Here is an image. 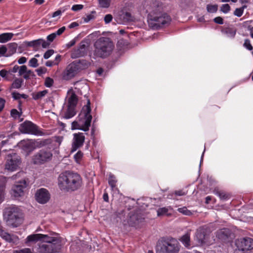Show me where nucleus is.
<instances>
[{
    "instance_id": "f257e3e1",
    "label": "nucleus",
    "mask_w": 253,
    "mask_h": 253,
    "mask_svg": "<svg viewBox=\"0 0 253 253\" xmlns=\"http://www.w3.org/2000/svg\"><path fill=\"white\" fill-rule=\"evenodd\" d=\"M58 183L61 190L72 192L80 189L83 182L81 176L78 173L66 171L59 175Z\"/></svg>"
},
{
    "instance_id": "f03ea898",
    "label": "nucleus",
    "mask_w": 253,
    "mask_h": 253,
    "mask_svg": "<svg viewBox=\"0 0 253 253\" xmlns=\"http://www.w3.org/2000/svg\"><path fill=\"white\" fill-rule=\"evenodd\" d=\"M147 21L150 27L158 29L169 24L171 18L167 13L162 12L160 7H157L149 12Z\"/></svg>"
},
{
    "instance_id": "7ed1b4c3",
    "label": "nucleus",
    "mask_w": 253,
    "mask_h": 253,
    "mask_svg": "<svg viewBox=\"0 0 253 253\" xmlns=\"http://www.w3.org/2000/svg\"><path fill=\"white\" fill-rule=\"evenodd\" d=\"M90 102L87 99V104L84 106L79 116V122L74 121L72 123V129H81L86 131L89 129L92 120L90 114Z\"/></svg>"
},
{
    "instance_id": "20e7f679",
    "label": "nucleus",
    "mask_w": 253,
    "mask_h": 253,
    "mask_svg": "<svg viewBox=\"0 0 253 253\" xmlns=\"http://www.w3.org/2000/svg\"><path fill=\"white\" fill-rule=\"evenodd\" d=\"M61 247L60 237L45 235L42 242L39 245L38 251L40 253H55L59 252Z\"/></svg>"
},
{
    "instance_id": "39448f33",
    "label": "nucleus",
    "mask_w": 253,
    "mask_h": 253,
    "mask_svg": "<svg viewBox=\"0 0 253 253\" xmlns=\"http://www.w3.org/2000/svg\"><path fill=\"white\" fill-rule=\"evenodd\" d=\"M95 49L93 55L96 57L104 58L109 56L114 49V44L111 40L107 37H101L94 44Z\"/></svg>"
},
{
    "instance_id": "423d86ee",
    "label": "nucleus",
    "mask_w": 253,
    "mask_h": 253,
    "mask_svg": "<svg viewBox=\"0 0 253 253\" xmlns=\"http://www.w3.org/2000/svg\"><path fill=\"white\" fill-rule=\"evenodd\" d=\"M4 216L7 224L9 226L17 227L23 222L22 211L14 205L5 209Z\"/></svg>"
},
{
    "instance_id": "0eeeda50",
    "label": "nucleus",
    "mask_w": 253,
    "mask_h": 253,
    "mask_svg": "<svg viewBox=\"0 0 253 253\" xmlns=\"http://www.w3.org/2000/svg\"><path fill=\"white\" fill-rule=\"evenodd\" d=\"M181 245L175 238L162 240L157 245L156 253H179Z\"/></svg>"
},
{
    "instance_id": "6e6552de",
    "label": "nucleus",
    "mask_w": 253,
    "mask_h": 253,
    "mask_svg": "<svg viewBox=\"0 0 253 253\" xmlns=\"http://www.w3.org/2000/svg\"><path fill=\"white\" fill-rule=\"evenodd\" d=\"M49 149H42L33 157V162L35 164H42L51 160L52 153Z\"/></svg>"
},
{
    "instance_id": "1a4fd4ad",
    "label": "nucleus",
    "mask_w": 253,
    "mask_h": 253,
    "mask_svg": "<svg viewBox=\"0 0 253 253\" xmlns=\"http://www.w3.org/2000/svg\"><path fill=\"white\" fill-rule=\"evenodd\" d=\"M21 159L16 153L9 154L6 157L5 169L13 171L17 169L21 165Z\"/></svg>"
},
{
    "instance_id": "9d476101",
    "label": "nucleus",
    "mask_w": 253,
    "mask_h": 253,
    "mask_svg": "<svg viewBox=\"0 0 253 253\" xmlns=\"http://www.w3.org/2000/svg\"><path fill=\"white\" fill-rule=\"evenodd\" d=\"M20 131L23 133H28L36 135H43L44 133L39 129L38 127L30 121H25L20 125Z\"/></svg>"
},
{
    "instance_id": "9b49d317",
    "label": "nucleus",
    "mask_w": 253,
    "mask_h": 253,
    "mask_svg": "<svg viewBox=\"0 0 253 253\" xmlns=\"http://www.w3.org/2000/svg\"><path fill=\"white\" fill-rule=\"evenodd\" d=\"M235 245L239 251L247 252L253 249V239L249 237L238 239L235 241Z\"/></svg>"
},
{
    "instance_id": "f8f14e48",
    "label": "nucleus",
    "mask_w": 253,
    "mask_h": 253,
    "mask_svg": "<svg viewBox=\"0 0 253 253\" xmlns=\"http://www.w3.org/2000/svg\"><path fill=\"white\" fill-rule=\"evenodd\" d=\"M88 49V43L82 41L77 48L74 49L71 54V57L76 59L83 57L87 54Z\"/></svg>"
},
{
    "instance_id": "ddd939ff",
    "label": "nucleus",
    "mask_w": 253,
    "mask_h": 253,
    "mask_svg": "<svg viewBox=\"0 0 253 253\" xmlns=\"http://www.w3.org/2000/svg\"><path fill=\"white\" fill-rule=\"evenodd\" d=\"M27 183L25 180L18 182L12 189V194L15 197H21L24 195V189L27 186Z\"/></svg>"
},
{
    "instance_id": "4468645a",
    "label": "nucleus",
    "mask_w": 253,
    "mask_h": 253,
    "mask_svg": "<svg viewBox=\"0 0 253 253\" xmlns=\"http://www.w3.org/2000/svg\"><path fill=\"white\" fill-rule=\"evenodd\" d=\"M73 136L71 150L72 152L82 147L85 139V136L83 133H74Z\"/></svg>"
},
{
    "instance_id": "2eb2a0df",
    "label": "nucleus",
    "mask_w": 253,
    "mask_h": 253,
    "mask_svg": "<svg viewBox=\"0 0 253 253\" xmlns=\"http://www.w3.org/2000/svg\"><path fill=\"white\" fill-rule=\"evenodd\" d=\"M50 194L45 188H41L37 191L35 197L37 201L40 204L46 203L50 199Z\"/></svg>"
},
{
    "instance_id": "dca6fc26",
    "label": "nucleus",
    "mask_w": 253,
    "mask_h": 253,
    "mask_svg": "<svg viewBox=\"0 0 253 253\" xmlns=\"http://www.w3.org/2000/svg\"><path fill=\"white\" fill-rule=\"evenodd\" d=\"M74 62L69 64L63 73V79L68 81L74 77L79 72Z\"/></svg>"
},
{
    "instance_id": "f3484780",
    "label": "nucleus",
    "mask_w": 253,
    "mask_h": 253,
    "mask_svg": "<svg viewBox=\"0 0 253 253\" xmlns=\"http://www.w3.org/2000/svg\"><path fill=\"white\" fill-rule=\"evenodd\" d=\"M0 236L6 242L9 243H16L18 241L17 236L10 234L4 231L3 228L0 226Z\"/></svg>"
},
{
    "instance_id": "a211bd4d",
    "label": "nucleus",
    "mask_w": 253,
    "mask_h": 253,
    "mask_svg": "<svg viewBox=\"0 0 253 253\" xmlns=\"http://www.w3.org/2000/svg\"><path fill=\"white\" fill-rule=\"evenodd\" d=\"M22 144L23 149L27 152L30 153L36 149L34 140L24 141Z\"/></svg>"
},
{
    "instance_id": "6ab92c4d",
    "label": "nucleus",
    "mask_w": 253,
    "mask_h": 253,
    "mask_svg": "<svg viewBox=\"0 0 253 253\" xmlns=\"http://www.w3.org/2000/svg\"><path fill=\"white\" fill-rule=\"evenodd\" d=\"M36 148H40L43 147H47L49 149V146L52 143L51 139H37L34 140Z\"/></svg>"
},
{
    "instance_id": "aec40b11",
    "label": "nucleus",
    "mask_w": 253,
    "mask_h": 253,
    "mask_svg": "<svg viewBox=\"0 0 253 253\" xmlns=\"http://www.w3.org/2000/svg\"><path fill=\"white\" fill-rule=\"evenodd\" d=\"M171 212L172 208L170 207L159 208L157 211V215L158 216H169L171 215Z\"/></svg>"
},
{
    "instance_id": "412c9836",
    "label": "nucleus",
    "mask_w": 253,
    "mask_h": 253,
    "mask_svg": "<svg viewBox=\"0 0 253 253\" xmlns=\"http://www.w3.org/2000/svg\"><path fill=\"white\" fill-rule=\"evenodd\" d=\"M179 240L185 248L187 249L191 248L190 235L189 233H187L183 235L179 238Z\"/></svg>"
},
{
    "instance_id": "4be33fe9",
    "label": "nucleus",
    "mask_w": 253,
    "mask_h": 253,
    "mask_svg": "<svg viewBox=\"0 0 253 253\" xmlns=\"http://www.w3.org/2000/svg\"><path fill=\"white\" fill-rule=\"evenodd\" d=\"M69 95L67 106L76 108L78 101V97L73 91H71Z\"/></svg>"
},
{
    "instance_id": "5701e85b",
    "label": "nucleus",
    "mask_w": 253,
    "mask_h": 253,
    "mask_svg": "<svg viewBox=\"0 0 253 253\" xmlns=\"http://www.w3.org/2000/svg\"><path fill=\"white\" fill-rule=\"evenodd\" d=\"M45 235L42 234H32L28 236L26 238V244H29L31 242H36L39 240H42Z\"/></svg>"
},
{
    "instance_id": "b1692460",
    "label": "nucleus",
    "mask_w": 253,
    "mask_h": 253,
    "mask_svg": "<svg viewBox=\"0 0 253 253\" xmlns=\"http://www.w3.org/2000/svg\"><path fill=\"white\" fill-rule=\"evenodd\" d=\"M79 72L87 69L90 66V63L85 60H80L78 62H74Z\"/></svg>"
},
{
    "instance_id": "393cba45",
    "label": "nucleus",
    "mask_w": 253,
    "mask_h": 253,
    "mask_svg": "<svg viewBox=\"0 0 253 253\" xmlns=\"http://www.w3.org/2000/svg\"><path fill=\"white\" fill-rule=\"evenodd\" d=\"M221 32L227 37L233 38L236 35V30L234 28L227 27L222 29Z\"/></svg>"
},
{
    "instance_id": "a878e982",
    "label": "nucleus",
    "mask_w": 253,
    "mask_h": 253,
    "mask_svg": "<svg viewBox=\"0 0 253 253\" xmlns=\"http://www.w3.org/2000/svg\"><path fill=\"white\" fill-rule=\"evenodd\" d=\"M76 114L75 108L67 106V109L64 114L63 118L66 119H69L73 117Z\"/></svg>"
},
{
    "instance_id": "bb28decb",
    "label": "nucleus",
    "mask_w": 253,
    "mask_h": 253,
    "mask_svg": "<svg viewBox=\"0 0 253 253\" xmlns=\"http://www.w3.org/2000/svg\"><path fill=\"white\" fill-rule=\"evenodd\" d=\"M108 183L110 186L111 187L112 190L114 191L118 192L119 190L116 187L117 180L115 176L112 174L109 175Z\"/></svg>"
},
{
    "instance_id": "cd10ccee",
    "label": "nucleus",
    "mask_w": 253,
    "mask_h": 253,
    "mask_svg": "<svg viewBox=\"0 0 253 253\" xmlns=\"http://www.w3.org/2000/svg\"><path fill=\"white\" fill-rule=\"evenodd\" d=\"M14 34L12 33H5L0 35V42L4 43L10 41Z\"/></svg>"
},
{
    "instance_id": "c85d7f7f",
    "label": "nucleus",
    "mask_w": 253,
    "mask_h": 253,
    "mask_svg": "<svg viewBox=\"0 0 253 253\" xmlns=\"http://www.w3.org/2000/svg\"><path fill=\"white\" fill-rule=\"evenodd\" d=\"M23 83V80L22 79L19 78H16L11 84L10 89H19L21 88V87L22 86Z\"/></svg>"
},
{
    "instance_id": "c756f323",
    "label": "nucleus",
    "mask_w": 253,
    "mask_h": 253,
    "mask_svg": "<svg viewBox=\"0 0 253 253\" xmlns=\"http://www.w3.org/2000/svg\"><path fill=\"white\" fill-rule=\"evenodd\" d=\"M47 92V90H44L37 92L33 93L32 97L33 99L35 100H39L43 97Z\"/></svg>"
},
{
    "instance_id": "7c9ffc66",
    "label": "nucleus",
    "mask_w": 253,
    "mask_h": 253,
    "mask_svg": "<svg viewBox=\"0 0 253 253\" xmlns=\"http://www.w3.org/2000/svg\"><path fill=\"white\" fill-rule=\"evenodd\" d=\"M17 44L15 43H10L8 45V54L6 56H10L16 52L17 50Z\"/></svg>"
},
{
    "instance_id": "2f4dec72",
    "label": "nucleus",
    "mask_w": 253,
    "mask_h": 253,
    "mask_svg": "<svg viewBox=\"0 0 253 253\" xmlns=\"http://www.w3.org/2000/svg\"><path fill=\"white\" fill-rule=\"evenodd\" d=\"M120 16L121 18L123 19L124 22H130L133 20V17L130 13L128 12H123Z\"/></svg>"
},
{
    "instance_id": "473e14b6",
    "label": "nucleus",
    "mask_w": 253,
    "mask_h": 253,
    "mask_svg": "<svg viewBox=\"0 0 253 253\" xmlns=\"http://www.w3.org/2000/svg\"><path fill=\"white\" fill-rule=\"evenodd\" d=\"M213 193L218 196L221 199L225 200L227 199V195L223 191L220 190L218 188H215L213 191Z\"/></svg>"
},
{
    "instance_id": "72a5a7b5",
    "label": "nucleus",
    "mask_w": 253,
    "mask_h": 253,
    "mask_svg": "<svg viewBox=\"0 0 253 253\" xmlns=\"http://www.w3.org/2000/svg\"><path fill=\"white\" fill-rule=\"evenodd\" d=\"M27 45L33 47L35 50H37L39 49L40 46V39L31 42H28L27 43Z\"/></svg>"
},
{
    "instance_id": "f704fd0d",
    "label": "nucleus",
    "mask_w": 253,
    "mask_h": 253,
    "mask_svg": "<svg viewBox=\"0 0 253 253\" xmlns=\"http://www.w3.org/2000/svg\"><path fill=\"white\" fill-rule=\"evenodd\" d=\"M195 237L199 244H203L204 242L205 234L204 232L201 231L197 232Z\"/></svg>"
},
{
    "instance_id": "c9c22d12",
    "label": "nucleus",
    "mask_w": 253,
    "mask_h": 253,
    "mask_svg": "<svg viewBox=\"0 0 253 253\" xmlns=\"http://www.w3.org/2000/svg\"><path fill=\"white\" fill-rule=\"evenodd\" d=\"M130 219L133 221L134 224H138L144 220V218L138 214H134L130 217Z\"/></svg>"
},
{
    "instance_id": "e433bc0d",
    "label": "nucleus",
    "mask_w": 253,
    "mask_h": 253,
    "mask_svg": "<svg viewBox=\"0 0 253 253\" xmlns=\"http://www.w3.org/2000/svg\"><path fill=\"white\" fill-rule=\"evenodd\" d=\"M111 0H98L99 6L102 8H108L111 4Z\"/></svg>"
},
{
    "instance_id": "4c0bfd02",
    "label": "nucleus",
    "mask_w": 253,
    "mask_h": 253,
    "mask_svg": "<svg viewBox=\"0 0 253 253\" xmlns=\"http://www.w3.org/2000/svg\"><path fill=\"white\" fill-rule=\"evenodd\" d=\"M218 5L217 4H208L207 5V11L210 13H215L217 11Z\"/></svg>"
},
{
    "instance_id": "58836bf2",
    "label": "nucleus",
    "mask_w": 253,
    "mask_h": 253,
    "mask_svg": "<svg viewBox=\"0 0 253 253\" xmlns=\"http://www.w3.org/2000/svg\"><path fill=\"white\" fill-rule=\"evenodd\" d=\"M36 77L34 73L30 70H27V72H26L25 74L23 75V78L25 80H28L30 78H35Z\"/></svg>"
},
{
    "instance_id": "ea45409f",
    "label": "nucleus",
    "mask_w": 253,
    "mask_h": 253,
    "mask_svg": "<svg viewBox=\"0 0 253 253\" xmlns=\"http://www.w3.org/2000/svg\"><path fill=\"white\" fill-rule=\"evenodd\" d=\"M38 61L35 57L32 58L29 61V66L33 68H36L39 66Z\"/></svg>"
},
{
    "instance_id": "a19ab883",
    "label": "nucleus",
    "mask_w": 253,
    "mask_h": 253,
    "mask_svg": "<svg viewBox=\"0 0 253 253\" xmlns=\"http://www.w3.org/2000/svg\"><path fill=\"white\" fill-rule=\"evenodd\" d=\"M178 211L186 215H190L192 214V212L188 210L186 207L178 208Z\"/></svg>"
},
{
    "instance_id": "79ce46f5",
    "label": "nucleus",
    "mask_w": 253,
    "mask_h": 253,
    "mask_svg": "<svg viewBox=\"0 0 253 253\" xmlns=\"http://www.w3.org/2000/svg\"><path fill=\"white\" fill-rule=\"evenodd\" d=\"M5 185L4 183L0 184V203L3 201L4 195Z\"/></svg>"
},
{
    "instance_id": "37998d69",
    "label": "nucleus",
    "mask_w": 253,
    "mask_h": 253,
    "mask_svg": "<svg viewBox=\"0 0 253 253\" xmlns=\"http://www.w3.org/2000/svg\"><path fill=\"white\" fill-rule=\"evenodd\" d=\"M53 84V80L50 77L46 78L44 82V85L47 87H50Z\"/></svg>"
},
{
    "instance_id": "c03bdc74",
    "label": "nucleus",
    "mask_w": 253,
    "mask_h": 253,
    "mask_svg": "<svg viewBox=\"0 0 253 253\" xmlns=\"http://www.w3.org/2000/svg\"><path fill=\"white\" fill-rule=\"evenodd\" d=\"M230 10V6L228 4H222L220 7V10L224 13H228Z\"/></svg>"
},
{
    "instance_id": "a18cd8bd",
    "label": "nucleus",
    "mask_w": 253,
    "mask_h": 253,
    "mask_svg": "<svg viewBox=\"0 0 253 253\" xmlns=\"http://www.w3.org/2000/svg\"><path fill=\"white\" fill-rule=\"evenodd\" d=\"M226 229H223L218 231L217 233V236L218 238H224V237H227V235L225 234V231Z\"/></svg>"
},
{
    "instance_id": "49530a36",
    "label": "nucleus",
    "mask_w": 253,
    "mask_h": 253,
    "mask_svg": "<svg viewBox=\"0 0 253 253\" xmlns=\"http://www.w3.org/2000/svg\"><path fill=\"white\" fill-rule=\"evenodd\" d=\"M243 45L249 50H252L253 49V46L251 45L250 41L249 39H246L245 40Z\"/></svg>"
},
{
    "instance_id": "de8ad7c7",
    "label": "nucleus",
    "mask_w": 253,
    "mask_h": 253,
    "mask_svg": "<svg viewBox=\"0 0 253 253\" xmlns=\"http://www.w3.org/2000/svg\"><path fill=\"white\" fill-rule=\"evenodd\" d=\"M27 67L26 65H22L19 67V76H23L27 70Z\"/></svg>"
},
{
    "instance_id": "09e8293b",
    "label": "nucleus",
    "mask_w": 253,
    "mask_h": 253,
    "mask_svg": "<svg viewBox=\"0 0 253 253\" xmlns=\"http://www.w3.org/2000/svg\"><path fill=\"white\" fill-rule=\"evenodd\" d=\"M83 156V153L81 151H79L75 155L74 159L75 161L79 163L80 161L81 160Z\"/></svg>"
},
{
    "instance_id": "8fccbe9b",
    "label": "nucleus",
    "mask_w": 253,
    "mask_h": 253,
    "mask_svg": "<svg viewBox=\"0 0 253 253\" xmlns=\"http://www.w3.org/2000/svg\"><path fill=\"white\" fill-rule=\"evenodd\" d=\"M47 69L44 67H40L36 70L38 76H41L46 73Z\"/></svg>"
},
{
    "instance_id": "3c124183",
    "label": "nucleus",
    "mask_w": 253,
    "mask_h": 253,
    "mask_svg": "<svg viewBox=\"0 0 253 253\" xmlns=\"http://www.w3.org/2000/svg\"><path fill=\"white\" fill-rule=\"evenodd\" d=\"M243 12V8H237L235 10L234 14L237 17H240L242 15Z\"/></svg>"
},
{
    "instance_id": "603ef678",
    "label": "nucleus",
    "mask_w": 253,
    "mask_h": 253,
    "mask_svg": "<svg viewBox=\"0 0 253 253\" xmlns=\"http://www.w3.org/2000/svg\"><path fill=\"white\" fill-rule=\"evenodd\" d=\"M54 53V50L53 49H49L46 51L43 57L44 59H48Z\"/></svg>"
},
{
    "instance_id": "864d4df0",
    "label": "nucleus",
    "mask_w": 253,
    "mask_h": 253,
    "mask_svg": "<svg viewBox=\"0 0 253 253\" xmlns=\"http://www.w3.org/2000/svg\"><path fill=\"white\" fill-rule=\"evenodd\" d=\"M83 5L82 4H75L72 6L71 9L73 11H77L80 10H81L83 8Z\"/></svg>"
},
{
    "instance_id": "5fc2aeb1",
    "label": "nucleus",
    "mask_w": 253,
    "mask_h": 253,
    "mask_svg": "<svg viewBox=\"0 0 253 253\" xmlns=\"http://www.w3.org/2000/svg\"><path fill=\"white\" fill-rule=\"evenodd\" d=\"M113 17L111 14H108L105 16L104 21L106 24L109 23L112 20Z\"/></svg>"
},
{
    "instance_id": "6e6d98bb",
    "label": "nucleus",
    "mask_w": 253,
    "mask_h": 253,
    "mask_svg": "<svg viewBox=\"0 0 253 253\" xmlns=\"http://www.w3.org/2000/svg\"><path fill=\"white\" fill-rule=\"evenodd\" d=\"M40 45H42L43 48H47L49 45V43L42 39H40Z\"/></svg>"
},
{
    "instance_id": "4d7b16f0",
    "label": "nucleus",
    "mask_w": 253,
    "mask_h": 253,
    "mask_svg": "<svg viewBox=\"0 0 253 253\" xmlns=\"http://www.w3.org/2000/svg\"><path fill=\"white\" fill-rule=\"evenodd\" d=\"M7 50V48L6 47L5 45H2L0 47V56H4Z\"/></svg>"
},
{
    "instance_id": "13d9d810",
    "label": "nucleus",
    "mask_w": 253,
    "mask_h": 253,
    "mask_svg": "<svg viewBox=\"0 0 253 253\" xmlns=\"http://www.w3.org/2000/svg\"><path fill=\"white\" fill-rule=\"evenodd\" d=\"M66 30V27L63 26L59 28L56 32L54 33L55 34L56 36L61 35Z\"/></svg>"
},
{
    "instance_id": "bf43d9fd",
    "label": "nucleus",
    "mask_w": 253,
    "mask_h": 253,
    "mask_svg": "<svg viewBox=\"0 0 253 253\" xmlns=\"http://www.w3.org/2000/svg\"><path fill=\"white\" fill-rule=\"evenodd\" d=\"M213 21L218 24H223V20L221 17H216L213 19Z\"/></svg>"
},
{
    "instance_id": "052dcab7",
    "label": "nucleus",
    "mask_w": 253,
    "mask_h": 253,
    "mask_svg": "<svg viewBox=\"0 0 253 253\" xmlns=\"http://www.w3.org/2000/svg\"><path fill=\"white\" fill-rule=\"evenodd\" d=\"M7 74H8V72L5 70L3 69L0 71V76L2 78H5L7 80H8V79L7 78V77H6Z\"/></svg>"
},
{
    "instance_id": "680f3d73",
    "label": "nucleus",
    "mask_w": 253,
    "mask_h": 253,
    "mask_svg": "<svg viewBox=\"0 0 253 253\" xmlns=\"http://www.w3.org/2000/svg\"><path fill=\"white\" fill-rule=\"evenodd\" d=\"M56 37L55 34L54 33L49 35L47 37V40L49 41L50 42H52Z\"/></svg>"
},
{
    "instance_id": "e2e57ef3",
    "label": "nucleus",
    "mask_w": 253,
    "mask_h": 253,
    "mask_svg": "<svg viewBox=\"0 0 253 253\" xmlns=\"http://www.w3.org/2000/svg\"><path fill=\"white\" fill-rule=\"evenodd\" d=\"M5 100L0 97V112L3 109L5 105Z\"/></svg>"
},
{
    "instance_id": "0e129e2a",
    "label": "nucleus",
    "mask_w": 253,
    "mask_h": 253,
    "mask_svg": "<svg viewBox=\"0 0 253 253\" xmlns=\"http://www.w3.org/2000/svg\"><path fill=\"white\" fill-rule=\"evenodd\" d=\"M12 96L15 100H18L21 98V94L17 92H13L12 93Z\"/></svg>"
},
{
    "instance_id": "69168bd1",
    "label": "nucleus",
    "mask_w": 253,
    "mask_h": 253,
    "mask_svg": "<svg viewBox=\"0 0 253 253\" xmlns=\"http://www.w3.org/2000/svg\"><path fill=\"white\" fill-rule=\"evenodd\" d=\"M19 114L18 111L16 109H12L11 111V115L12 117L16 118Z\"/></svg>"
},
{
    "instance_id": "338daca9",
    "label": "nucleus",
    "mask_w": 253,
    "mask_h": 253,
    "mask_svg": "<svg viewBox=\"0 0 253 253\" xmlns=\"http://www.w3.org/2000/svg\"><path fill=\"white\" fill-rule=\"evenodd\" d=\"M76 42H77L76 39L74 38V39L71 40L70 42H69L67 44V46L68 47H71L73 46V45H74L75 44Z\"/></svg>"
},
{
    "instance_id": "774afa93",
    "label": "nucleus",
    "mask_w": 253,
    "mask_h": 253,
    "mask_svg": "<svg viewBox=\"0 0 253 253\" xmlns=\"http://www.w3.org/2000/svg\"><path fill=\"white\" fill-rule=\"evenodd\" d=\"M17 253H32V252L30 249L25 248L17 252Z\"/></svg>"
}]
</instances>
